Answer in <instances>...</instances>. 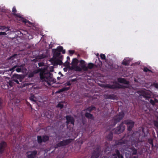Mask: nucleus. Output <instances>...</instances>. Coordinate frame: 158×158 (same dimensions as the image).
<instances>
[{
	"instance_id": "13",
	"label": "nucleus",
	"mask_w": 158,
	"mask_h": 158,
	"mask_svg": "<svg viewBox=\"0 0 158 158\" xmlns=\"http://www.w3.org/2000/svg\"><path fill=\"white\" fill-rule=\"evenodd\" d=\"M37 153L36 150H34L32 151H29L27 152L28 158H34Z\"/></svg>"
},
{
	"instance_id": "64",
	"label": "nucleus",
	"mask_w": 158,
	"mask_h": 158,
	"mask_svg": "<svg viewBox=\"0 0 158 158\" xmlns=\"http://www.w3.org/2000/svg\"><path fill=\"white\" fill-rule=\"evenodd\" d=\"M49 48H52V47H50V46H49Z\"/></svg>"
},
{
	"instance_id": "4",
	"label": "nucleus",
	"mask_w": 158,
	"mask_h": 158,
	"mask_svg": "<svg viewBox=\"0 0 158 158\" xmlns=\"http://www.w3.org/2000/svg\"><path fill=\"white\" fill-rule=\"evenodd\" d=\"M138 93L140 96H142L146 100H148L152 105H155L154 100L151 99L150 95L147 94L143 90L139 91L138 92Z\"/></svg>"
},
{
	"instance_id": "11",
	"label": "nucleus",
	"mask_w": 158,
	"mask_h": 158,
	"mask_svg": "<svg viewBox=\"0 0 158 158\" xmlns=\"http://www.w3.org/2000/svg\"><path fill=\"white\" fill-rule=\"evenodd\" d=\"M23 66L21 65L20 66H18L17 65L14 66L12 68L10 69V71L12 72L16 70L17 72H20L23 70Z\"/></svg>"
},
{
	"instance_id": "28",
	"label": "nucleus",
	"mask_w": 158,
	"mask_h": 158,
	"mask_svg": "<svg viewBox=\"0 0 158 158\" xmlns=\"http://www.w3.org/2000/svg\"><path fill=\"white\" fill-rule=\"evenodd\" d=\"M131 150L132 151V155H135L137 153V150L134 147H133L130 148Z\"/></svg>"
},
{
	"instance_id": "15",
	"label": "nucleus",
	"mask_w": 158,
	"mask_h": 158,
	"mask_svg": "<svg viewBox=\"0 0 158 158\" xmlns=\"http://www.w3.org/2000/svg\"><path fill=\"white\" fill-rule=\"evenodd\" d=\"M118 81V82L121 83H123L125 84L128 85L129 84V81H127L125 78L119 77L117 79Z\"/></svg>"
},
{
	"instance_id": "20",
	"label": "nucleus",
	"mask_w": 158,
	"mask_h": 158,
	"mask_svg": "<svg viewBox=\"0 0 158 158\" xmlns=\"http://www.w3.org/2000/svg\"><path fill=\"white\" fill-rule=\"evenodd\" d=\"M85 116L88 119L92 120L94 119V117L92 114L88 112H86L85 114Z\"/></svg>"
},
{
	"instance_id": "53",
	"label": "nucleus",
	"mask_w": 158,
	"mask_h": 158,
	"mask_svg": "<svg viewBox=\"0 0 158 158\" xmlns=\"http://www.w3.org/2000/svg\"><path fill=\"white\" fill-rule=\"evenodd\" d=\"M63 92L62 91L61 89H59L57 91H56V93H60L61 92Z\"/></svg>"
},
{
	"instance_id": "23",
	"label": "nucleus",
	"mask_w": 158,
	"mask_h": 158,
	"mask_svg": "<svg viewBox=\"0 0 158 158\" xmlns=\"http://www.w3.org/2000/svg\"><path fill=\"white\" fill-rule=\"evenodd\" d=\"M113 138V132L110 131L108 135L107 136L106 138L108 141H111L112 139Z\"/></svg>"
},
{
	"instance_id": "38",
	"label": "nucleus",
	"mask_w": 158,
	"mask_h": 158,
	"mask_svg": "<svg viewBox=\"0 0 158 158\" xmlns=\"http://www.w3.org/2000/svg\"><path fill=\"white\" fill-rule=\"evenodd\" d=\"M143 70L145 72H147L148 71L152 72L151 70L148 69L147 67H144L143 68Z\"/></svg>"
},
{
	"instance_id": "19",
	"label": "nucleus",
	"mask_w": 158,
	"mask_h": 158,
	"mask_svg": "<svg viewBox=\"0 0 158 158\" xmlns=\"http://www.w3.org/2000/svg\"><path fill=\"white\" fill-rule=\"evenodd\" d=\"M17 10L15 6L13 7L12 9V13L13 15L16 16V17H18V18H21V16L19 14H16Z\"/></svg>"
},
{
	"instance_id": "39",
	"label": "nucleus",
	"mask_w": 158,
	"mask_h": 158,
	"mask_svg": "<svg viewBox=\"0 0 158 158\" xmlns=\"http://www.w3.org/2000/svg\"><path fill=\"white\" fill-rule=\"evenodd\" d=\"M152 85L153 86H154L156 88L158 89V83L154 82L152 84Z\"/></svg>"
},
{
	"instance_id": "42",
	"label": "nucleus",
	"mask_w": 158,
	"mask_h": 158,
	"mask_svg": "<svg viewBox=\"0 0 158 158\" xmlns=\"http://www.w3.org/2000/svg\"><path fill=\"white\" fill-rule=\"evenodd\" d=\"M115 152L116 154L117 155V156H118V155H119L121 154L120 153L119 151V150H118L117 149H115Z\"/></svg>"
},
{
	"instance_id": "30",
	"label": "nucleus",
	"mask_w": 158,
	"mask_h": 158,
	"mask_svg": "<svg viewBox=\"0 0 158 158\" xmlns=\"http://www.w3.org/2000/svg\"><path fill=\"white\" fill-rule=\"evenodd\" d=\"M95 66H96V65L93 63H89L88 64V66L87 67L88 69H92Z\"/></svg>"
},
{
	"instance_id": "27",
	"label": "nucleus",
	"mask_w": 158,
	"mask_h": 158,
	"mask_svg": "<svg viewBox=\"0 0 158 158\" xmlns=\"http://www.w3.org/2000/svg\"><path fill=\"white\" fill-rule=\"evenodd\" d=\"M78 63V60L77 58H73L72 61V63H71V64L73 65V66H75L76 65L77 66V65Z\"/></svg>"
},
{
	"instance_id": "37",
	"label": "nucleus",
	"mask_w": 158,
	"mask_h": 158,
	"mask_svg": "<svg viewBox=\"0 0 158 158\" xmlns=\"http://www.w3.org/2000/svg\"><path fill=\"white\" fill-rule=\"evenodd\" d=\"M154 125L158 130V122L157 121H154Z\"/></svg>"
},
{
	"instance_id": "8",
	"label": "nucleus",
	"mask_w": 158,
	"mask_h": 158,
	"mask_svg": "<svg viewBox=\"0 0 158 158\" xmlns=\"http://www.w3.org/2000/svg\"><path fill=\"white\" fill-rule=\"evenodd\" d=\"M49 140V137L47 135H44L42 137L39 135L37 136V141L38 143L40 144L42 142H46Z\"/></svg>"
},
{
	"instance_id": "5",
	"label": "nucleus",
	"mask_w": 158,
	"mask_h": 158,
	"mask_svg": "<svg viewBox=\"0 0 158 158\" xmlns=\"http://www.w3.org/2000/svg\"><path fill=\"white\" fill-rule=\"evenodd\" d=\"M124 116V114L123 112H119L118 114L115 116L113 118L112 120L114 121L113 126H114L118 122H119Z\"/></svg>"
},
{
	"instance_id": "12",
	"label": "nucleus",
	"mask_w": 158,
	"mask_h": 158,
	"mask_svg": "<svg viewBox=\"0 0 158 158\" xmlns=\"http://www.w3.org/2000/svg\"><path fill=\"white\" fill-rule=\"evenodd\" d=\"M65 118L66 119V123L67 125H68L70 123L71 124L74 125L75 120L73 117L71 115H68L66 116Z\"/></svg>"
},
{
	"instance_id": "18",
	"label": "nucleus",
	"mask_w": 158,
	"mask_h": 158,
	"mask_svg": "<svg viewBox=\"0 0 158 158\" xmlns=\"http://www.w3.org/2000/svg\"><path fill=\"white\" fill-rule=\"evenodd\" d=\"M105 88H106L111 89H117V85H110L109 84H106L104 86Z\"/></svg>"
},
{
	"instance_id": "7",
	"label": "nucleus",
	"mask_w": 158,
	"mask_h": 158,
	"mask_svg": "<svg viewBox=\"0 0 158 158\" xmlns=\"http://www.w3.org/2000/svg\"><path fill=\"white\" fill-rule=\"evenodd\" d=\"M72 139H68L64 140L57 143L55 146V149L64 146H66L71 142Z\"/></svg>"
},
{
	"instance_id": "35",
	"label": "nucleus",
	"mask_w": 158,
	"mask_h": 158,
	"mask_svg": "<svg viewBox=\"0 0 158 158\" xmlns=\"http://www.w3.org/2000/svg\"><path fill=\"white\" fill-rule=\"evenodd\" d=\"M70 89V87H64L61 89L62 91L63 92L67 91Z\"/></svg>"
},
{
	"instance_id": "36",
	"label": "nucleus",
	"mask_w": 158,
	"mask_h": 158,
	"mask_svg": "<svg viewBox=\"0 0 158 158\" xmlns=\"http://www.w3.org/2000/svg\"><path fill=\"white\" fill-rule=\"evenodd\" d=\"M29 99L31 101H33L35 102H36V100L35 99V97L34 95L31 96L29 98Z\"/></svg>"
},
{
	"instance_id": "62",
	"label": "nucleus",
	"mask_w": 158,
	"mask_h": 158,
	"mask_svg": "<svg viewBox=\"0 0 158 158\" xmlns=\"http://www.w3.org/2000/svg\"><path fill=\"white\" fill-rule=\"evenodd\" d=\"M113 158H117V156H115V157H114Z\"/></svg>"
},
{
	"instance_id": "1",
	"label": "nucleus",
	"mask_w": 158,
	"mask_h": 158,
	"mask_svg": "<svg viewBox=\"0 0 158 158\" xmlns=\"http://www.w3.org/2000/svg\"><path fill=\"white\" fill-rule=\"evenodd\" d=\"M39 72L40 80L44 82V85H50L53 81V75L44 68L29 71L27 73L26 76L28 78H31Z\"/></svg>"
},
{
	"instance_id": "29",
	"label": "nucleus",
	"mask_w": 158,
	"mask_h": 158,
	"mask_svg": "<svg viewBox=\"0 0 158 158\" xmlns=\"http://www.w3.org/2000/svg\"><path fill=\"white\" fill-rule=\"evenodd\" d=\"M17 56V54H15L13 55L8 57L7 59L8 60H13Z\"/></svg>"
},
{
	"instance_id": "52",
	"label": "nucleus",
	"mask_w": 158,
	"mask_h": 158,
	"mask_svg": "<svg viewBox=\"0 0 158 158\" xmlns=\"http://www.w3.org/2000/svg\"><path fill=\"white\" fill-rule=\"evenodd\" d=\"M63 92L62 91L61 89H59L57 91H56V93H60L61 92Z\"/></svg>"
},
{
	"instance_id": "40",
	"label": "nucleus",
	"mask_w": 158,
	"mask_h": 158,
	"mask_svg": "<svg viewBox=\"0 0 158 158\" xmlns=\"http://www.w3.org/2000/svg\"><path fill=\"white\" fill-rule=\"evenodd\" d=\"M100 57L101 59L102 60H105L106 59V56L105 55L103 54H101L100 55Z\"/></svg>"
},
{
	"instance_id": "9",
	"label": "nucleus",
	"mask_w": 158,
	"mask_h": 158,
	"mask_svg": "<svg viewBox=\"0 0 158 158\" xmlns=\"http://www.w3.org/2000/svg\"><path fill=\"white\" fill-rule=\"evenodd\" d=\"M123 121L115 129V133L119 134L123 132L125 130V126L123 125Z\"/></svg>"
},
{
	"instance_id": "50",
	"label": "nucleus",
	"mask_w": 158,
	"mask_h": 158,
	"mask_svg": "<svg viewBox=\"0 0 158 158\" xmlns=\"http://www.w3.org/2000/svg\"><path fill=\"white\" fill-rule=\"evenodd\" d=\"M118 158H124L123 156L122 155V154H121L117 156Z\"/></svg>"
},
{
	"instance_id": "43",
	"label": "nucleus",
	"mask_w": 158,
	"mask_h": 158,
	"mask_svg": "<svg viewBox=\"0 0 158 158\" xmlns=\"http://www.w3.org/2000/svg\"><path fill=\"white\" fill-rule=\"evenodd\" d=\"M65 84L66 85L70 86L71 85L72 83H71V81H67L66 83Z\"/></svg>"
},
{
	"instance_id": "6",
	"label": "nucleus",
	"mask_w": 158,
	"mask_h": 158,
	"mask_svg": "<svg viewBox=\"0 0 158 158\" xmlns=\"http://www.w3.org/2000/svg\"><path fill=\"white\" fill-rule=\"evenodd\" d=\"M123 123L125 124L127 126V130L131 131L135 125V122L131 119H126L123 121Z\"/></svg>"
},
{
	"instance_id": "16",
	"label": "nucleus",
	"mask_w": 158,
	"mask_h": 158,
	"mask_svg": "<svg viewBox=\"0 0 158 158\" xmlns=\"http://www.w3.org/2000/svg\"><path fill=\"white\" fill-rule=\"evenodd\" d=\"M127 142V141L126 140L121 139L120 140H116L115 141L114 145L116 146L117 145L123 144L126 143Z\"/></svg>"
},
{
	"instance_id": "2",
	"label": "nucleus",
	"mask_w": 158,
	"mask_h": 158,
	"mask_svg": "<svg viewBox=\"0 0 158 158\" xmlns=\"http://www.w3.org/2000/svg\"><path fill=\"white\" fill-rule=\"evenodd\" d=\"M24 77L23 75H19L17 74H14L12 77V80H9L8 82L6 81L4 83L2 87L4 89H7L12 87L15 82L17 84H19V81L22 82Z\"/></svg>"
},
{
	"instance_id": "49",
	"label": "nucleus",
	"mask_w": 158,
	"mask_h": 158,
	"mask_svg": "<svg viewBox=\"0 0 158 158\" xmlns=\"http://www.w3.org/2000/svg\"><path fill=\"white\" fill-rule=\"evenodd\" d=\"M70 57L69 56H67V60H66V61L65 62V63L64 65H66V62H69V61H70Z\"/></svg>"
},
{
	"instance_id": "51",
	"label": "nucleus",
	"mask_w": 158,
	"mask_h": 158,
	"mask_svg": "<svg viewBox=\"0 0 158 158\" xmlns=\"http://www.w3.org/2000/svg\"><path fill=\"white\" fill-rule=\"evenodd\" d=\"M7 35V34L5 32H1V35Z\"/></svg>"
},
{
	"instance_id": "32",
	"label": "nucleus",
	"mask_w": 158,
	"mask_h": 158,
	"mask_svg": "<svg viewBox=\"0 0 158 158\" xmlns=\"http://www.w3.org/2000/svg\"><path fill=\"white\" fill-rule=\"evenodd\" d=\"M148 143L151 145H152V147H153L154 146V144L153 143V139H152L150 138L148 139Z\"/></svg>"
},
{
	"instance_id": "14",
	"label": "nucleus",
	"mask_w": 158,
	"mask_h": 158,
	"mask_svg": "<svg viewBox=\"0 0 158 158\" xmlns=\"http://www.w3.org/2000/svg\"><path fill=\"white\" fill-rule=\"evenodd\" d=\"M52 52L53 54V56L55 57H59L60 59H62L63 57V56H60V53L57 51L56 49H52Z\"/></svg>"
},
{
	"instance_id": "48",
	"label": "nucleus",
	"mask_w": 158,
	"mask_h": 158,
	"mask_svg": "<svg viewBox=\"0 0 158 158\" xmlns=\"http://www.w3.org/2000/svg\"><path fill=\"white\" fill-rule=\"evenodd\" d=\"M77 81V79L76 78L70 80L71 83H73L75 81Z\"/></svg>"
},
{
	"instance_id": "56",
	"label": "nucleus",
	"mask_w": 158,
	"mask_h": 158,
	"mask_svg": "<svg viewBox=\"0 0 158 158\" xmlns=\"http://www.w3.org/2000/svg\"><path fill=\"white\" fill-rule=\"evenodd\" d=\"M112 155L113 156L115 157L117 155L116 154V153H114L112 154Z\"/></svg>"
},
{
	"instance_id": "61",
	"label": "nucleus",
	"mask_w": 158,
	"mask_h": 158,
	"mask_svg": "<svg viewBox=\"0 0 158 158\" xmlns=\"http://www.w3.org/2000/svg\"><path fill=\"white\" fill-rule=\"evenodd\" d=\"M133 158H137V157L136 156H134L133 157Z\"/></svg>"
},
{
	"instance_id": "25",
	"label": "nucleus",
	"mask_w": 158,
	"mask_h": 158,
	"mask_svg": "<svg viewBox=\"0 0 158 158\" xmlns=\"http://www.w3.org/2000/svg\"><path fill=\"white\" fill-rule=\"evenodd\" d=\"M115 84L116 85H117V89H124L126 88H128V87L126 85H121L119 84L117 82H115Z\"/></svg>"
},
{
	"instance_id": "26",
	"label": "nucleus",
	"mask_w": 158,
	"mask_h": 158,
	"mask_svg": "<svg viewBox=\"0 0 158 158\" xmlns=\"http://www.w3.org/2000/svg\"><path fill=\"white\" fill-rule=\"evenodd\" d=\"M20 19H21V21L25 24L28 23L29 25H31L32 24V23L30 22L28 20H27L26 19L23 18L22 17L21 18H20Z\"/></svg>"
},
{
	"instance_id": "58",
	"label": "nucleus",
	"mask_w": 158,
	"mask_h": 158,
	"mask_svg": "<svg viewBox=\"0 0 158 158\" xmlns=\"http://www.w3.org/2000/svg\"><path fill=\"white\" fill-rule=\"evenodd\" d=\"M99 62H100V65H101V66H102V62L101 61H99Z\"/></svg>"
},
{
	"instance_id": "10",
	"label": "nucleus",
	"mask_w": 158,
	"mask_h": 158,
	"mask_svg": "<svg viewBox=\"0 0 158 158\" xmlns=\"http://www.w3.org/2000/svg\"><path fill=\"white\" fill-rule=\"evenodd\" d=\"M7 145V143L5 141H2L0 143V154L4 152Z\"/></svg>"
},
{
	"instance_id": "46",
	"label": "nucleus",
	"mask_w": 158,
	"mask_h": 158,
	"mask_svg": "<svg viewBox=\"0 0 158 158\" xmlns=\"http://www.w3.org/2000/svg\"><path fill=\"white\" fill-rule=\"evenodd\" d=\"M69 52L70 54L72 55L74 53V51L73 50H69Z\"/></svg>"
},
{
	"instance_id": "59",
	"label": "nucleus",
	"mask_w": 158,
	"mask_h": 158,
	"mask_svg": "<svg viewBox=\"0 0 158 158\" xmlns=\"http://www.w3.org/2000/svg\"><path fill=\"white\" fill-rule=\"evenodd\" d=\"M57 79L58 80H60V77H57Z\"/></svg>"
},
{
	"instance_id": "22",
	"label": "nucleus",
	"mask_w": 158,
	"mask_h": 158,
	"mask_svg": "<svg viewBox=\"0 0 158 158\" xmlns=\"http://www.w3.org/2000/svg\"><path fill=\"white\" fill-rule=\"evenodd\" d=\"M96 108L95 106H91L86 108L85 110L87 111H89V112H91L93 110H96Z\"/></svg>"
},
{
	"instance_id": "17",
	"label": "nucleus",
	"mask_w": 158,
	"mask_h": 158,
	"mask_svg": "<svg viewBox=\"0 0 158 158\" xmlns=\"http://www.w3.org/2000/svg\"><path fill=\"white\" fill-rule=\"evenodd\" d=\"M44 115L47 118H50L53 117V113L52 111L49 110L45 113Z\"/></svg>"
},
{
	"instance_id": "21",
	"label": "nucleus",
	"mask_w": 158,
	"mask_h": 158,
	"mask_svg": "<svg viewBox=\"0 0 158 158\" xmlns=\"http://www.w3.org/2000/svg\"><path fill=\"white\" fill-rule=\"evenodd\" d=\"M129 59L128 58H125L123 60L122 64L125 65H128L129 64Z\"/></svg>"
},
{
	"instance_id": "34",
	"label": "nucleus",
	"mask_w": 158,
	"mask_h": 158,
	"mask_svg": "<svg viewBox=\"0 0 158 158\" xmlns=\"http://www.w3.org/2000/svg\"><path fill=\"white\" fill-rule=\"evenodd\" d=\"M63 47L61 46H59L56 49L57 50V51L58 52H61V51L63 50Z\"/></svg>"
},
{
	"instance_id": "33",
	"label": "nucleus",
	"mask_w": 158,
	"mask_h": 158,
	"mask_svg": "<svg viewBox=\"0 0 158 158\" xmlns=\"http://www.w3.org/2000/svg\"><path fill=\"white\" fill-rule=\"evenodd\" d=\"M10 28V27H6L5 26H1L0 27V30H1L2 31L6 29H7L6 31H7L9 30V29Z\"/></svg>"
},
{
	"instance_id": "41",
	"label": "nucleus",
	"mask_w": 158,
	"mask_h": 158,
	"mask_svg": "<svg viewBox=\"0 0 158 158\" xmlns=\"http://www.w3.org/2000/svg\"><path fill=\"white\" fill-rule=\"evenodd\" d=\"M57 107H60V109H62L64 105L60 103H59L58 104Z\"/></svg>"
},
{
	"instance_id": "31",
	"label": "nucleus",
	"mask_w": 158,
	"mask_h": 158,
	"mask_svg": "<svg viewBox=\"0 0 158 158\" xmlns=\"http://www.w3.org/2000/svg\"><path fill=\"white\" fill-rule=\"evenodd\" d=\"M66 65H64V66L68 68L69 69L72 70L74 69V68L73 66L70 67L69 66L70 63L69 62H66Z\"/></svg>"
},
{
	"instance_id": "47",
	"label": "nucleus",
	"mask_w": 158,
	"mask_h": 158,
	"mask_svg": "<svg viewBox=\"0 0 158 158\" xmlns=\"http://www.w3.org/2000/svg\"><path fill=\"white\" fill-rule=\"evenodd\" d=\"M26 104L28 106H29L31 107V110L32 109V108L31 105L30 104L29 102H27Z\"/></svg>"
},
{
	"instance_id": "24",
	"label": "nucleus",
	"mask_w": 158,
	"mask_h": 158,
	"mask_svg": "<svg viewBox=\"0 0 158 158\" xmlns=\"http://www.w3.org/2000/svg\"><path fill=\"white\" fill-rule=\"evenodd\" d=\"M115 96L114 94H110L107 95L106 96V98L111 99H115Z\"/></svg>"
},
{
	"instance_id": "60",
	"label": "nucleus",
	"mask_w": 158,
	"mask_h": 158,
	"mask_svg": "<svg viewBox=\"0 0 158 158\" xmlns=\"http://www.w3.org/2000/svg\"><path fill=\"white\" fill-rule=\"evenodd\" d=\"M25 84H26L27 85H29V84H28V83H27V84L25 83V84H24V85H25Z\"/></svg>"
},
{
	"instance_id": "54",
	"label": "nucleus",
	"mask_w": 158,
	"mask_h": 158,
	"mask_svg": "<svg viewBox=\"0 0 158 158\" xmlns=\"http://www.w3.org/2000/svg\"><path fill=\"white\" fill-rule=\"evenodd\" d=\"M61 52H62V53L63 54H64L65 52V50H64L63 48V50L62 51H61Z\"/></svg>"
},
{
	"instance_id": "45",
	"label": "nucleus",
	"mask_w": 158,
	"mask_h": 158,
	"mask_svg": "<svg viewBox=\"0 0 158 158\" xmlns=\"http://www.w3.org/2000/svg\"><path fill=\"white\" fill-rule=\"evenodd\" d=\"M57 63L60 65H61L62 64V62L61 60H57Z\"/></svg>"
},
{
	"instance_id": "55",
	"label": "nucleus",
	"mask_w": 158,
	"mask_h": 158,
	"mask_svg": "<svg viewBox=\"0 0 158 158\" xmlns=\"http://www.w3.org/2000/svg\"><path fill=\"white\" fill-rule=\"evenodd\" d=\"M154 101H155V103H157L158 102V100L156 99H154Z\"/></svg>"
},
{
	"instance_id": "57",
	"label": "nucleus",
	"mask_w": 158,
	"mask_h": 158,
	"mask_svg": "<svg viewBox=\"0 0 158 158\" xmlns=\"http://www.w3.org/2000/svg\"><path fill=\"white\" fill-rule=\"evenodd\" d=\"M59 74H60V75H61V76H63V75L62 74V73H61V72H59Z\"/></svg>"
},
{
	"instance_id": "44",
	"label": "nucleus",
	"mask_w": 158,
	"mask_h": 158,
	"mask_svg": "<svg viewBox=\"0 0 158 158\" xmlns=\"http://www.w3.org/2000/svg\"><path fill=\"white\" fill-rule=\"evenodd\" d=\"M2 99L0 98V110L2 108Z\"/></svg>"
},
{
	"instance_id": "3",
	"label": "nucleus",
	"mask_w": 158,
	"mask_h": 158,
	"mask_svg": "<svg viewBox=\"0 0 158 158\" xmlns=\"http://www.w3.org/2000/svg\"><path fill=\"white\" fill-rule=\"evenodd\" d=\"M80 67L78 66H76L75 67V70L77 71L80 72L82 70L85 71H87L88 70V68L86 66L85 64V62L84 60H81L80 61Z\"/></svg>"
},
{
	"instance_id": "63",
	"label": "nucleus",
	"mask_w": 158,
	"mask_h": 158,
	"mask_svg": "<svg viewBox=\"0 0 158 158\" xmlns=\"http://www.w3.org/2000/svg\"><path fill=\"white\" fill-rule=\"evenodd\" d=\"M157 120H158V121H157L158 122V117H157Z\"/></svg>"
}]
</instances>
